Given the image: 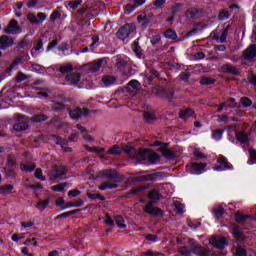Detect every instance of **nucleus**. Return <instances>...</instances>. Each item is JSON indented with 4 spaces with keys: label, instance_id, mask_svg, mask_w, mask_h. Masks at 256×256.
<instances>
[{
    "label": "nucleus",
    "instance_id": "0eeeda50",
    "mask_svg": "<svg viewBox=\"0 0 256 256\" xmlns=\"http://www.w3.org/2000/svg\"><path fill=\"white\" fill-rule=\"evenodd\" d=\"M145 211L152 217H163V210L159 208H153V202H148L146 204Z\"/></svg>",
    "mask_w": 256,
    "mask_h": 256
},
{
    "label": "nucleus",
    "instance_id": "412c9836",
    "mask_svg": "<svg viewBox=\"0 0 256 256\" xmlns=\"http://www.w3.org/2000/svg\"><path fill=\"white\" fill-rule=\"evenodd\" d=\"M232 235L237 239V241H243V232H241V228L235 226L232 230Z\"/></svg>",
    "mask_w": 256,
    "mask_h": 256
},
{
    "label": "nucleus",
    "instance_id": "473e14b6",
    "mask_svg": "<svg viewBox=\"0 0 256 256\" xmlns=\"http://www.w3.org/2000/svg\"><path fill=\"white\" fill-rule=\"evenodd\" d=\"M65 187H67V183H61V184L52 186L51 189L56 193H61L62 191H65Z\"/></svg>",
    "mask_w": 256,
    "mask_h": 256
},
{
    "label": "nucleus",
    "instance_id": "58836bf2",
    "mask_svg": "<svg viewBox=\"0 0 256 256\" xmlns=\"http://www.w3.org/2000/svg\"><path fill=\"white\" fill-rule=\"evenodd\" d=\"M32 121H35L36 123H41V121H47V116H45V114H39L33 116Z\"/></svg>",
    "mask_w": 256,
    "mask_h": 256
},
{
    "label": "nucleus",
    "instance_id": "6e6552de",
    "mask_svg": "<svg viewBox=\"0 0 256 256\" xmlns=\"http://www.w3.org/2000/svg\"><path fill=\"white\" fill-rule=\"evenodd\" d=\"M255 57H256V45L252 44L246 50H244L243 58L246 59V61H253Z\"/></svg>",
    "mask_w": 256,
    "mask_h": 256
},
{
    "label": "nucleus",
    "instance_id": "338daca9",
    "mask_svg": "<svg viewBox=\"0 0 256 256\" xmlns=\"http://www.w3.org/2000/svg\"><path fill=\"white\" fill-rule=\"evenodd\" d=\"M160 42H161V36L159 35L154 36L151 40L152 45H157V43H160Z\"/></svg>",
    "mask_w": 256,
    "mask_h": 256
},
{
    "label": "nucleus",
    "instance_id": "79ce46f5",
    "mask_svg": "<svg viewBox=\"0 0 256 256\" xmlns=\"http://www.w3.org/2000/svg\"><path fill=\"white\" fill-rule=\"evenodd\" d=\"M102 81L104 85H113V83H115V78L113 76H105Z\"/></svg>",
    "mask_w": 256,
    "mask_h": 256
},
{
    "label": "nucleus",
    "instance_id": "9d476101",
    "mask_svg": "<svg viewBox=\"0 0 256 256\" xmlns=\"http://www.w3.org/2000/svg\"><path fill=\"white\" fill-rule=\"evenodd\" d=\"M192 253H194V255H198V256H210L211 250H209L208 248H203V246L198 244V245L193 246Z\"/></svg>",
    "mask_w": 256,
    "mask_h": 256
},
{
    "label": "nucleus",
    "instance_id": "2f4dec72",
    "mask_svg": "<svg viewBox=\"0 0 256 256\" xmlns=\"http://www.w3.org/2000/svg\"><path fill=\"white\" fill-rule=\"evenodd\" d=\"M41 49H43V40L40 39L36 42L35 48L31 51L32 57H37V54H35V51H41Z\"/></svg>",
    "mask_w": 256,
    "mask_h": 256
},
{
    "label": "nucleus",
    "instance_id": "0e129e2a",
    "mask_svg": "<svg viewBox=\"0 0 256 256\" xmlns=\"http://www.w3.org/2000/svg\"><path fill=\"white\" fill-rule=\"evenodd\" d=\"M78 195H81V191L79 190H70L68 192V197H77Z\"/></svg>",
    "mask_w": 256,
    "mask_h": 256
},
{
    "label": "nucleus",
    "instance_id": "ddd939ff",
    "mask_svg": "<svg viewBox=\"0 0 256 256\" xmlns=\"http://www.w3.org/2000/svg\"><path fill=\"white\" fill-rule=\"evenodd\" d=\"M222 73H231V75H239V70L231 64H224L221 67Z\"/></svg>",
    "mask_w": 256,
    "mask_h": 256
},
{
    "label": "nucleus",
    "instance_id": "a18cd8bd",
    "mask_svg": "<svg viewBox=\"0 0 256 256\" xmlns=\"http://www.w3.org/2000/svg\"><path fill=\"white\" fill-rule=\"evenodd\" d=\"M35 177H36V179H39L40 181H45V176H43V170H41V168L36 169Z\"/></svg>",
    "mask_w": 256,
    "mask_h": 256
},
{
    "label": "nucleus",
    "instance_id": "5fc2aeb1",
    "mask_svg": "<svg viewBox=\"0 0 256 256\" xmlns=\"http://www.w3.org/2000/svg\"><path fill=\"white\" fill-rule=\"evenodd\" d=\"M57 45H59V40L58 39H54L52 40L47 47V51H51V49H55V47H57Z\"/></svg>",
    "mask_w": 256,
    "mask_h": 256
},
{
    "label": "nucleus",
    "instance_id": "f3484780",
    "mask_svg": "<svg viewBox=\"0 0 256 256\" xmlns=\"http://www.w3.org/2000/svg\"><path fill=\"white\" fill-rule=\"evenodd\" d=\"M28 127H29V124H27V122L21 121V122L14 124L13 129H14V131L21 132V131H26V129H28Z\"/></svg>",
    "mask_w": 256,
    "mask_h": 256
},
{
    "label": "nucleus",
    "instance_id": "aec40b11",
    "mask_svg": "<svg viewBox=\"0 0 256 256\" xmlns=\"http://www.w3.org/2000/svg\"><path fill=\"white\" fill-rule=\"evenodd\" d=\"M114 221L120 229H126L127 228V224H125V219H123V216H121V215L115 216Z\"/></svg>",
    "mask_w": 256,
    "mask_h": 256
},
{
    "label": "nucleus",
    "instance_id": "a878e982",
    "mask_svg": "<svg viewBox=\"0 0 256 256\" xmlns=\"http://www.w3.org/2000/svg\"><path fill=\"white\" fill-rule=\"evenodd\" d=\"M195 115V112L191 110L190 108L183 110L180 112L181 119H189V117H193Z\"/></svg>",
    "mask_w": 256,
    "mask_h": 256
},
{
    "label": "nucleus",
    "instance_id": "a19ab883",
    "mask_svg": "<svg viewBox=\"0 0 256 256\" xmlns=\"http://www.w3.org/2000/svg\"><path fill=\"white\" fill-rule=\"evenodd\" d=\"M29 79V76L23 74V72H18L16 76L17 83H22V81H27Z\"/></svg>",
    "mask_w": 256,
    "mask_h": 256
},
{
    "label": "nucleus",
    "instance_id": "2eb2a0df",
    "mask_svg": "<svg viewBox=\"0 0 256 256\" xmlns=\"http://www.w3.org/2000/svg\"><path fill=\"white\" fill-rule=\"evenodd\" d=\"M21 171H25V173H29L31 171H35V164L33 162H22L20 164Z\"/></svg>",
    "mask_w": 256,
    "mask_h": 256
},
{
    "label": "nucleus",
    "instance_id": "bf43d9fd",
    "mask_svg": "<svg viewBox=\"0 0 256 256\" xmlns=\"http://www.w3.org/2000/svg\"><path fill=\"white\" fill-rule=\"evenodd\" d=\"M135 4L134 6L131 4H128L125 6V13H127V15H129V13H133V11H135Z\"/></svg>",
    "mask_w": 256,
    "mask_h": 256
},
{
    "label": "nucleus",
    "instance_id": "e2e57ef3",
    "mask_svg": "<svg viewBox=\"0 0 256 256\" xmlns=\"http://www.w3.org/2000/svg\"><path fill=\"white\" fill-rule=\"evenodd\" d=\"M59 17H61V13H59V11H55L51 14L50 19L51 21H57Z\"/></svg>",
    "mask_w": 256,
    "mask_h": 256
},
{
    "label": "nucleus",
    "instance_id": "c85d7f7f",
    "mask_svg": "<svg viewBox=\"0 0 256 256\" xmlns=\"http://www.w3.org/2000/svg\"><path fill=\"white\" fill-rule=\"evenodd\" d=\"M106 153L107 155H121L122 150L121 147H119V145H114Z\"/></svg>",
    "mask_w": 256,
    "mask_h": 256
},
{
    "label": "nucleus",
    "instance_id": "7c9ffc66",
    "mask_svg": "<svg viewBox=\"0 0 256 256\" xmlns=\"http://www.w3.org/2000/svg\"><path fill=\"white\" fill-rule=\"evenodd\" d=\"M229 29H231V25L226 26V28L223 30V32L219 38V41L221 43H225V41H227V35H229Z\"/></svg>",
    "mask_w": 256,
    "mask_h": 256
},
{
    "label": "nucleus",
    "instance_id": "13d9d810",
    "mask_svg": "<svg viewBox=\"0 0 256 256\" xmlns=\"http://www.w3.org/2000/svg\"><path fill=\"white\" fill-rule=\"evenodd\" d=\"M224 211L222 206H217L216 208H214V215L216 217H221V215H223Z\"/></svg>",
    "mask_w": 256,
    "mask_h": 256
},
{
    "label": "nucleus",
    "instance_id": "864d4df0",
    "mask_svg": "<svg viewBox=\"0 0 256 256\" xmlns=\"http://www.w3.org/2000/svg\"><path fill=\"white\" fill-rule=\"evenodd\" d=\"M87 195L92 201H95V199H100V201H105V197H101V194L88 193Z\"/></svg>",
    "mask_w": 256,
    "mask_h": 256
},
{
    "label": "nucleus",
    "instance_id": "774afa93",
    "mask_svg": "<svg viewBox=\"0 0 256 256\" xmlns=\"http://www.w3.org/2000/svg\"><path fill=\"white\" fill-rule=\"evenodd\" d=\"M194 157H196L197 159H203V157H205V156L203 155V153H201V151L195 150Z\"/></svg>",
    "mask_w": 256,
    "mask_h": 256
},
{
    "label": "nucleus",
    "instance_id": "e433bc0d",
    "mask_svg": "<svg viewBox=\"0 0 256 256\" xmlns=\"http://www.w3.org/2000/svg\"><path fill=\"white\" fill-rule=\"evenodd\" d=\"M124 151H125V153H127L129 155V157H132V158H135V155L137 153L135 148H133L131 146L124 147Z\"/></svg>",
    "mask_w": 256,
    "mask_h": 256
},
{
    "label": "nucleus",
    "instance_id": "9b49d317",
    "mask_svg": "<svg viewBox=\"0 0 256 256\" xmlns=\"http://www.w3.org/2000/svg\"><path fill=\"white\" fill-rule=\"evenodd\" d=\"M69 115L71 119H79L80 117H83V115H89V109L84 108L81 110V108H76L72 111H69Z\"/></svg>",
    "mask_w": 256,
    "mask_h": 256
},
{
    "label": "nucleus",
    "instance_id": "423d86ee",
    "mask_svg": "<svg viewBox=\"0 0 256 256\" xmlns=\"http://www.w3.org/2000/svg\"><path fill=\"white\" fill-rule=\"evenodd\" d=\"M15 40L7 35L0 36V51H6L9 47H13Z\"/></svg>",
    "mask_w": 256,
    "mask_h": 256
},
{
    "label": "nucleus",
    "instance_id": "f257e3e1",
    "mask_svg": "<svg viewBox=\"0 0 256 256\" xmlns=\"http://www.w3.org/2000/svg\"><path fill=\"white\" fill-rule=\"evenodd\" d=\"M65 173H67V168H65V166L54 167L48 174L50 182L51 183H59V178L63 177V175H65Z\"/></svg>",
    "mask_w": 256,
    "mask_h": 256
},
{
    "label": "nucleus",
    "instance_id": "f704fd0d",
    "mask_svg": "<svg viewBox=\"0 0 256 256\" xmlns=\"http://www.w3.org/2000/svg\"><path fill=\"white\" fill-rule=\"evenodd\" d=\"M147 158V150L142 149L137 154H135L134 159H139L140 161H144Z\"/></svg>",
    "mask_w": 256,
    "mask_h": 256
},
{
    "label": "nucleus",
    "instance_id": "052dcab7",
    "mask_svg": "<svg viewBox=\"0 0 256 256\" xmlns=\"http://www.w3.org/2000/svg\"><path fill=\"white\" fill-rule=\"evenodd\" d=\"M144 117H145L146 121H153V119H155V114H153L151 112H145Z\"/></svg>",
    "mask_w": 256,
    "mask_h": 256
},
{
    "label": "nucleus",
    "instance_id": "20e7f679",
    "mask_svg": "<svg viewBox=\"0 0 256 256\" xmlns=\"http://www.w3.org/2000/svg\"><path fill=\"white\" fill-rule=\"evenodd\" d=\"M51 141H54V143L56 145H60L61 149H63V151L65 153H71L72 148L71 147H67V143H69L68 140H65L63 138H61L60 136H56V135H52L50 137Z\"/></svg>",
    "mask_w": 256,
    "mask_h": 256
},
{
    "label": "nucleus",
    "instance_id": "6ab92c4d",
    "mask_svg": "<svg viewBox=\"0 0 256 256\" xmlns=\"http://www.w3.org/2000/svg\"><path fill=\"white\" fill-rule=\"evenodd\" d=\"M236 139L239 143H249V134L245 132L236 133Z\"/></svg>",
    "mask_w": 256,
    "mask_h": 256
},
{
    "label": "nucleus",
    "instance_id": "a211bd4d",
    "mask_svg": "<svg viewBox=\"0 0 256 256\" xmlns=\"http://www.w3.org/2000/svg\"><path fill=\"white\" fill-rule=\"evenodd\" d=\"M190 167L192 171H195L196 173H199L201 171H205V167H207V164L205 163H191Z\"/></svg>",
    "mask_w": 256,
    "mask_h": 256
},
{
    "label": "nucleus",
    "instance_id": "37998d69",
    "mask_svg": "<svg viewBox=\"0 0 256 256\" xmlns=\"http://www.w3.org/2000/svg\"><path fill=\"white\" fill-rule=\"evenodd\" d=\"M247 215H244L242 213H236L235 219L237 223H244V221L247 219Z\"/></svg>",
    "mask_w": 256,
    "mask_h": 256
},
{
    "label": "nucleus",
    "instance_id": "cd10ccee",
    "mask_svg": "<svg viewBox=\"0 0 256 256\" xmlns=\"http://www.w3.org/2000/svg\"><path fill=\"white\" fill-rule=\"evenodd\" d=\"M13 192V185L8 184L0 187V194L1 195H9Z\"/></svg>",
    "mask_w": 256,
    "mask_h": 256
},
{
    "label": "nucleus",
    "instance_id": "bb28decb",
    "mask_svg": "<svg viewBox=\"0 0 256 256\" xmlns=\"http://www.w3.org/2000/svg\"><path fill=\"white\" fill-rule=\"evenodd\" d=\"M163 155V157H165L166 159H173V157H175V152L166 149V148H160L159 149Z\"/></svg>",
    "mask_w": 256,
    "mask_h": 256
},
{
    "label": "nucleus",
    "instance_id": "4d7b16f0",
    "mask_svg": "<svg viewBox=\"0 0 256 256\" xmlns=\"http://www.w3.org/2000/svg\"><path fill=\"white\" fill-rule=\"evenodd\" d=\"M235 255L236 256H247V251H245V249L242 247H238V248H236Z\"/></svg>",
    "mask_w": 256,
    "mask_h": 256
},
{
    "label": "nucleus",
    "instance_id": "5701e85b",
    "mask_svg": "<svg viewBox=\"0 0 256 256\" xmlns=\"http://www.w3.org/2000/svg\"><path fill=\"white\" fill-rule=\"evenodd\" d=\"M225 133V130L216 129L212 131V137L215 139V141H221L223 139V134Z\"/></svg>",
    "mask_w": 256,
    "mask_h": 256
},
{
    "label": "nucleus",
    "instance_id": "dca6fc26",
    "mask_svg": "<svg viewBox=\"0 0 256 256\" xmlns=\"http://www.w3.org/2000/svg\"><path fill=\"white\" fill-rule=\"evenodd\" d=\"M49 203H51V199L47 198L45 200H40L39 202H37L35 207L39 211H45V209H47V207L49 206Z\"/></svg>",
    "mask_w": 256,
    "mask_h": 256
},
{
    "label": "nucleus",
    "instance_id": "8fccbe9b",
    "mask_svg": "<svg viewBox=\"0 0 256 256\" xmlns=\"http://www.w3.org/2000/svg\"><path fill=\"white\" fill-rule=\"evenodd\" d=\"M126 65H127V63L125 62V60H123V58H117L116 67L118 69H123Z\"/></svg>",
    "mask_w": 256,
    "mask_h": 256
},
{
    "label": "nucleus",
    "instance_id": "680f3d73",
    "mask_svg": "<svg viewBox=\"0 0 256 256\" xmlns=\"http://www.w3.org/2000/svg\"><path fill=\"white\" fill-rule=\"evenodd\" d=\"M37 17H38V21H40V24H42L43 21L47 20V15L43 12L38 13Z\"/></svg>",
    "mask_w": 256,
    "mask_h": 256
},
{
    "label": "nucleus",
    "instance_id": "09e8293b",
    "mask_svg": "<svg viewBox=\"0 0 256 256\" xmlns=\"http://www.w3.org/2000/svg\"><path fill=\"white\" fill-rule=\"evenodd\" d=\"M90 153H97V155H101V153H105V148H88L87 149Z\"/></svg>",
    "mask_w": 256,
    "mask_h": 256
},
{
    "label": "nucleus",
    "instance_id": "393cba45",
    "mask_svg": "<svg viewBox=\"0 0 256 256\" xmlns=\"http://www.w3.org/2000/svg\"><path fill=\"white\" fill-rule=\"evenodd\" d=\"M27 20L32 25H41V21H39V19L37 18V16H35L34 13H28L27 14Z\"/></svg>",
    "mask_w": 256,
    "mask_h": 256
},
{
    "label": "nucleus",
    "instance_id": "de8ad7c7",
    "mask_svg": "<svg viewBox=\"0 0 256 256\" xmlns=\"http://www.w3.org/2000/svg\"><path fill=\"white\" fill-rule=\"evenodd\" d=\"M104 223L106 225H109V227H115V222L113 221V219L111 218V216H109V214H106V217L104 219Z\"/></svg>",
    "mask_w": 256,
    "mask_h": 256
},
{
    "label": "nucleus",
    "instance_id": "4c0bfd02",
    "mask_svg": "<svg viewBox=\"0 0 256 256\" xmlns=\"http://www.w3.org/2000/svg\"><path fill=\"white\" fill-rule=\"evenodd\" d=\"M179 253H181V255H184V256H191L193 251L189 250L187 246H182L179 248Z\"/></svg>",
    "mask_w": 256,
    "mask_h": 256
},
{
    "label": "nucleus",
    "instance_id": "6e6d98bb",
    "mask_svg": "<svg viewBox=\"0 0 256 256\" xmlns=\"http://www.w3.org/2000/svg\"><path fill=\"white\" fill-rule=\"evenodd\" d=\"M146 241H150V243H157V235L148 234L145 236Z\"/></svg>",
    "mask_w": 256,
    "mask_h": 256
},
{
    "label": "nucleus",
    "instance_id": "3c124183",
    "mask_svg": "<svg viewBox=\"0 0 256 256\" xmlns=\"http://www.w3.org/2000/svg\"><path fill=\"white\" fill-rule=\"evenodd\" d=\"M241 103H242L243 107H251V105H253V102L251 101V99H249L247 97L241 98Z\"/></svg>",
    "mask_w": 256,
    "mask_h": 256
},
{
    "label": "nucleus",
    "instance_id": "4be33fe9",
    "mask_svg": "<svg viewBox=\"0 0 256 256\" xmlns=\"http://www.w3.org/2000/svg\"><path fill=\"white\" fill-rule=\"evenodd\" d=\"M117 187H119V185L115 183L104 182L103 184L98 186V189H100V191H105V189H117Z\"/></svg>",
    "mask_w": 256,
    "mask_h": 256
},
{
    "label": "nucleus",
    "instance_id": "7ed1b4c3",
    "mask_svg": "<svg viewBox=\"0 0 256 256\" xmlns=\"http://www.w3.org/2000/svg\"><path fill=\"white\" fill-rule=\"evenodd\" d=\"M209 242L212 247L223 250L227 245V238L223 236H212Z\"/></svg>",
    "mask_w": 256,
    "mask_h": 256
},
{
    "label": "nucleus",
    "instance_id": "49530a36",
    "mask_svg": "<svg viewBox=\"0 0 256 256\" xmlns=\"http://www.w3.org/2000/svg\"><path fill=\"white\" fill-rule=\"evenodd\" d=\"M81 3H83V1H81V0L70 1V2H68V7H70V9H77V7H79V5H81Z\"/></svg>",
    "mask_w": 256,
    "mask_h": 256
},
{
    "label": "nucleus",
    "instance_id": "4468645a",
    "mask_svg": "<svg viewBox=\"0 0 256 256\" xmlns=\"http://www.w3.org/2000/svg\"><path fill=\"white\" fill-rule=\"evenodd\" d=\"M218 163L222 165L224 171H227L233 168V164L229 163V160H227V157L225 156H220L218 158Z\"/></svg>",
    "mask_w": 256,
    "mask_h": 256
},
{
    "label": "nucleus",
    "instance_id": "c756f323",
    "mask_svg": "<svg viewBox=\"0 0 256 256\" xmlns=\"http://www.w3.org/2000/svg\"><path fill=\"white\" fill-rule=\"evenodd\" d=\"M72 71H73V65L71 64H65L60 66V73H62L63 75L67 73H71Z\"/></svg>",
    "mask_w": 256,
    "mask_h": 256
},
{
    "label": "nucleus",
    "instance_id": "f8f14e48",
    "mask_svg": "<svg viewBox=\"0 0 256 256\" xmlns=\"http://www.w3.org/2000/svg\"><path fill=\"white\" fill-rule=\"evenodd\" d=\"M68 85H77L81 81V75L79 73H72L66 76Z\"/></svg>",
    "mask_w": 256,
    "mask_h": 256
},
{
    "label": "nucleus",
    "instance_id": "603ef678",
    "mask_svg": "<svg viewBox=\"0 0 256 256\" xmlns=\"http://www.w3.org/2000/svg\"><path fill=\"white\" fill-rule=\"evenodd\" d=\"M229 17H231V13H229L228 11H222L218 16L220 21H225V19H229Z\"/></svg>",
    "mask_w": 256,
    "mask_h": 256
},
{
    "label": "nucleus",
    "instance_id": "b1692460",
    "mask_svg": "<svg viewBox=\"0 0 256 256\" xmlns=\"http://www.w3.org/2000/svg\"><path fill=\"white\" fill-rule=\"evenodd\" d=\"M150 202L155 203V201H159L161 199V194L157 190H152L149 195Z\"/></svg>",
    "mask_w": 256,
    "mask_h": 256
},
{
    "label": "nucleus",
    "instance_id": "69168bd1",
    "mask_svg": "<svg viewBox=\"0 0 256 256\" xmlns=\"http://www.w3.org/2000/svg\"><path fill=\"white\" fill-rule=\"evenodd\" d=\"M128 85L130 87H132L133 89H139V81L137 80H132L128 83Z\"/></svg>",
    "mask_w": 256,
    "mask_h": 256
},
{
    "label": "nucleus",
    "instance_id": "ea45409f",
    "mask_svg": "<svg viewBox=\"0 0 256 256\" xmlns=\"http://www.w3.org/2000/svg\"><path fill=\"white\" fill-rule=\"evenodd\" d=\"M103 177H107L108 179H114L115 170H104L102 172Z\"/></svg>",
    "mask_w": 256,
    "mask_h": 256
},
{
    "label": "nucleus",
    "instance_id": "72a5a7b5",
    "mask_svg": "<svg viewBox=\"0 0 256 256\" xmlns=\"http://www.w3.org/2000/svg\"><path fill=\"white\" fill-rule=\"evenodd\" d=\"M174 207L177 213H179L180 215H182V213H185V206L179 201L174 202Z\"/></svg>",
    "mask_w": 256,
    "mask_h": 256
},
{
    "label": "nucleus",
    "instance_id": "c03bdc74",
    "mask_svg": "<svg viewBox=\"0 0 256 256\" xmlns=\"http://www.w3.org/2000/svg\"><path fill=\"white\" fill-rule=\"evenodd\" d=\"M201 85H213L215 83V80L209 78V77H204L200 80Z\"/></svg>",
    "mask_w": 256,
    "mask_h": 256
},
{
    "label": "nucleus",
    "instance_id": "1a4fd4ad",
    "mask_svg": "<svg viewBox=\"0 0 256 256\" xmlns=\"http://www.w3.org/2000/svg\"><path fill=\"white\" fill-rule=\"evenodd\" d=\"M101 65H103V60L99 59L90 64L84 66V68L89 71V73H97L99 69H101Z\"/></svg>",
    "mask_w": 256,
    "mask_h": 256
},
{
    "label": "nucleus",
    "instance_id": "39448f33",
    "mask_svg": "<svg viewBox=\"0 0 256 256\" xmlns=\"http://www.w3.org/2000/svg\"><path fill=\"white\" fill-rule=\"evenodd\" d=\"M21 27H19V22L17 20L13 19L9 22L8 26L4 29V32L7 35H17V33H20Z\"/></svg>",
    "mask_w": 256,
    "mask_h": 256
},
{
    "label": "nucleus",
    "instance_id": "f03ea898",
    "mask_svg": "<svg viewBox=\"0 0 256 256\" xmlns=\"http://www.w3.org/2000/svg\"><path fill=\"white\" fill-rule=\"evenodd\" d=\"M133 31H135V25L126 24L118 30L116 35H117L118 39L125 41L127 39V37H129V35H131V33H133Z\"/></svg>",
    "mask_w": 256,
    "mask_h": 256
},
{
    "label": "nucleus",
    "instance_id": "c9c22d12",
    "mask_svg": "<svg viewBox=\"0 0 256 256\" xmlns=\"http://www.w3.org/2000/svg\"><path fill=\"white\" fill-rule=\"evenodd\" d=\"M164 37H166V39H177V33L172 29H168L164 32Z\"/></svg>",
    "mask_w": 256,
    "mask_h": 256
}]
</instances>
